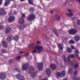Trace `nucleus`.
<instances>
[{"mask_svg": "<svg viewBox=\"0 0 80 80\" xmlns=\"http://www.w3.org/2000/svg\"><path fill=\"white\" fill-rule=\"evenodd\" d=\"M43 49L42 46H37L35 47L34 50L32 51V53H41Z\"/></svg>", "mask_w": 80, "mask_h": 80, "instance_id": "1", "label": "nucleus"}, {"mask_svg": "<svg viewBox=\"0 0 80 80\" xmlns=\"http://www.w3.org/2000/svg\"><path fill=\"white\" fill-rule=\"evenodd\" d=\"M37 73V72H34V68H33V66H31L30 67V74L31 77H32V78H34V77L36 76Z\"/></svg>", "mask_w": 80, "mask_h": 80, "instance_id": "2", "label": "nucleus"}, {"mask_svg": "<svg viewBox=\"0 0 80 80\" xmlns=\"http://www.w3.org/2000/svg\"><path fill=\"white\" fill-rule=\"evenodd\" d=\"M25 17V13H22L21 14V18L18 21L20 24H22L24 23V18Z\"/></svg>", "mask_w": 80, "mask_h": 80, "instance_id": "3", "label": "nucleus"}, {"mask_svg": "<svg viewBox=\"0 0 80 80\" xmlns=\"http://www.w3.org/2000/svg\"><path fill=\"white\" fill-rule=\"evenodd\" d=\"M71 57V58H74V57L73 56V55H71L69 57H68V63L69 65H71V66L73 67V63L70 60V58Z\"/></svg>", "mask_w": 80, "mask_h": 80, "instance_id": "4", "label": "nucleus"}, {"mask_svg": "<svg viewBox=\"0 0 80 80\" xmlns=\"http://www.w3.org/2000/svg\"><path fill=\"white\" fill-rule=\"evenodd\" d=\"M29 68V64L27 63L24 64L22 66V70H27Z\"/></svg>", "mask_w": 80, "mask_h": 80, "instance_id": "5", "label": "nucleus"}, {"mask_svg": "<svg viewBox=\"0 0 80 80\" xmlns=\"http://www.w3.org/2000/svg\"><path fill=\"white\" fill-rule=\"evenodd\" d=\"M16 77L19 80H25V78L23 76L20 75V74H18L16 75Z\"/></svg>", "mask_w": 80, "mask_h": 80, "instance_id": "6", "label": "nucleus"}, {"mask_svg": "<svg viewBox=\"0 0 80 80\" xmlns=\"http://www.w3.org/2000/svg\"><path fill=\"white\" fill-rule=\"evenodd\" d=\"M7 14V12H5L4 8H0V15L3 16V15H5Z\"/></svg>", "mask_w": 80, "mask_h": 80, "instance_id": "7", "label": "nucleus"}, {"mask_svg": "<svg viewBox=\"0 0 80 80\" xmlns=\"http://www.w3.org/2000/svg\"><path fill=\"white\" fill-rule=\"evenodd\" d=\"M62 76H65V71H63L62 72H58L57 73V77H62Z\"/></svg>", "mask_w": 80, "mask_h": 80, "instance_id": "8", "label": "nucleus"}, {"mask_svg": "<svg viewBox=\"0 0 80 80\" xmlns=\"http://www.w3.org/2000/svg\"><path fill=\"white\" fill-rule=\"evenodd\" d=\"M43 63L40 62L38 63V67L39 70H43Z\"/></svg>", "mask_w": 80, "mask_h": 80, "instance_id": "9", "label": "nucleus"}, {"mask_svg": "<svg viewBox=\"0 0 80 80\" xmlns=\"http://www.w3.org/2000/svg\"><path fill=\"white\" fill-rule=\"evenodd\" d=\"M69 33H70L71 34H75V33H77V30L75 29H72L69 31Z\"/></svg>", "mask_w": 80, "mask_h": 80, "instance_id": "10", "label": "nucleus"}, {"mask_svg": "<svg viewBox=\"0 0 80 80\" xmlns=\"http://www.w3.org/2000/svg\"><path fill=\"white\" fill-rule=\"evenodd\" d=\"M15 20V17L13 16H10L8 19V22H12Z\"/></svg>", "mask_w": 80, "mask_h": 80, "instance_id": "11", "label": "nucleus"}, {"mask_svg": "<svg viewBox=\"0 0 80 80\" xmlns=\"http://www.w3.org/2000/svg\"><path fill=\"white\" fill-rule=\"evenodd\" d=\"M0 76L1 77V78L2 79V80H4V79H5V78H6L5 74V73L3 72L0 73Z\"/></svg>", "mask_w": 80, "mask_h": 80, "instance_id": "12", "label": "nucleus"}, {"mask_svg": "<svg viewBox=\"0 0 80 80\" xmlns=\"http://www.w3.org/2000/svg\"><path fill=\"white\" fill-rule=\"evenodd\" d=\"M68 12H70V13L67 14V15H68V16L70 17H72V16H73V12L72 11L68 9Z\"/></svg>", "mask_w": 80, "mask_h": 80, "instance_id": "13", "label": "nucleus"}, {"mask_svg": "<svg viewBox=\"0 0 80 80\" xmlns=\"http://www.w3.org/2000/svg\"><path fill=\"white\" fill-rule=\"evenodd\" d=\"M2 45L5 48H7L8 47V43L6 41H4L2 42Z\"/></svg>", "mask_w": 80, "mask_h": 80, "instance_id": "14", "label": "nucleus"}, {"mask_svg": "<svg viewBox=\"0 0 80 80\" xmlns=\"http://www.w3.org/2000/svg\"><path fill=\"white\" fill-rule=\"evenodd\" d=\"M46 73L47 75H48V77H50V75L51 74V71H50V69L48 68L46 70Z\"/></svg>", "mask_w": 80, "mask_h": 80, "instance_id": "15", "label": "nucleus"}, {"mask_svg": "<svg viewBox=\"0 0 80 80\" xmlns=\"http://www.w3.org/2000/svg\"><path fill=\"white\" fill-rule=\"evenodd\" d=\"M78 53H79V52H78V51L77 50H76L75 51V55L76 56V57L77 58H78V59L80 60V58L78 57Z\"/></svg>", "mask_w": 80, "mask_h": 80, "instance_id": "16", "label": "nucleus"}, {"mask_svg": "<svg viewBox=\"0 0 80 80\" xmlns=\"http://www.w3.org/2000/svg\"><path fill=\"white\" fill-rule=\"evenodd\" d=\"M12 35H10L8 36L7 38V41L8 42H11L12 39Z\"/></svg>", "mask_w": 80, "mask_h": 80, "instance_id": "17", "label": "nucleus"}, {"mask_svg": "<svg viewBox=\"0 0 80 80\" xmlns=\"http://www.w3.org/2000/svg\"><path fill=\"white\" fill-rule=\"evenodd\" d=\"M51 68L53 70L56 69V65L54 64H52L51 65Z\"/></svg>", "mask_w": 80, "mask_h": 80, "instance_id": "18", "label": "nucleus"}, {"mask_svg": "<svg viewBox=\"0 0 80 80\" xmlns=\"http://www.w3.org/2000/svg\"><path fill=\"white\" fill-rule=\"evenodd\" d=\"M35 18V15L32 14L30 15V21L33 20Z\"/></svg>", "mask_w": 80, "mask_h": 80, "instance_id": "19", "label": "nucleus"}, {"mask_svg": "<svg viewBox=\"0 0 80 80\" xmlns=\"http://www.w3.org/2000/svg\"><path fill=\"white\" fill-rule=\"evenodd\" d=\"M27 25H24L23 26H19L18 28L19 30H22V29H23L24 28L27 27Z\"/></svg>", "mask_w": 80, "mask_h": 80, "instance_id": "20", "label": "nucleus"}, {"mask_svg": "<svg viewBox=\"0 0 80 80\" xmlns=\"http://www.w3.org/2000/svg\"><path fill=\"white\" fill-rule=\"evenodd\" d=\"M10 30H11V28H6L5 31L6 33V34H7V33H8L10 32Z\"/></svg>", "mask_w": 80, "mask_h": 80, "instance_id": "21", "label": "nucleus"}, {"mask_svg": "<svg viewBox=\"0 0 80 80\" xmlns=\"http://www.w3.org/2000/svg\"><path fill=\"white\" fill-rule=\"evenodd\" d=\"M58 47H59V48L61 50V51L63 50V45L62 44H59L58 45Z\"/></svg>", "mask_w": 80, "mask_h": 80, "instance_id": "22", "label": "nucleus"}, {"mask_svg": "<svg viewBox=\"0 0 80 80\" xmlns=\"http://www.w3.org/2000/svg\"><path fill=\"white\" fill-rule=\"evenodd\" d=\"M74 38L76 42H78V41L80 40V37L78 36H77Z\"/></svg>", "mask_w": 80, "mask_h": 80, "instance_id": "23", "label": "nucleus"}, {"mask_svg": "<svg viewBox=\"0 0 80 80\" xmlns=\"http://www.w3.org/2000/svg\"><path fill=\"white\" fill-rule=\"evenodd\" d=\"M18 36L17 35L13 38V40H14L15 41H17L18 40Z\"/></svg>", "mask_w": 80, "mask_h": 80, "instance_id": "24", "label": "nucleus"}, {"mask_svg": "<svg viewBox=\"0 0 80 80\" xmlns=\"http://www.w3.org/2000/svg\"><path fill=\"white\" fill-rule=\"evenodd\" d=\"M9 3H10L9 0H6L4 4L5 6H7L9 4Z\"/></svg>", "mask_w": 80, "mask_h": 80, "instance_id": "25", "label": "nucleus"}, {"mask_svg": "<svg viewBox=\"0 0 80 80\" xmlns=\"http://www.w3.org/2000/svg\"><path fill=\"white\" fill-rule=\"evenodd\" d=\"M67 51L68 53H72V49L70 48H68L67 49Z\"/></svg>", "mask_w": 80, "mask_h": 80, "instance_id": "26", "label": "nucleus"}, {"mask_svg": "<svg viewBox=\"0 0 80 80\" xmlns=\"http://www.w3.org/2000/svg\"><path fill=\"white\" fill-rule=\"evenodd\" d=\"M62 58L63 59V60L65 62V63H67V61H66V57H65V55H63L62 56Z\"/></svg>", "mask_w": 80, "mask_h": 80, "instance_id": "27", "label": "nucleus"}, {"mask_svg": "<svg viewBox=\"0 0 80 80\" xmlns=\"http://www.w3.org/2000/svg\"><path fill=\"white\" fill-rule=\"evenodd\" d=\"M53 32H54L56 36H58V33H57V31H56V29H53Z\"/></svg>", "mask_w": 80, "mask_h": 80, "instance_id": "28", "label": "nucleus"}, {"mask_svg": "<svg viewBox=\"0 0 80 80\" xmlns=\"http://www.w3.org/2000/svg\"><path fill=\"white\" fill-rule=\"evenodd\" d=\"M56 19L58 20L59 21L60 20V16L58 15L56 16Z\"/></svg>", "mask_w": 80, "mask_h": 80, "instance_id": "29", "label": "nucleus"}, {"mask_svg": "<svg viewBox=\"0 0 80 80\" xmlns=\"http://www.w3.org/2000/svg\"><path fill=\"white\" fill-rule=\"evenodd\" d=\"M13 62V60L12 59L9 60V64H12Z\"/></svg>", "mask_w": 80, "mask_h": 80, "instance_id": "30", "label": "nucleus"}, {"mask_svg": "<svg viewBox=\"0 0 80 80\" xmlns=\"http://www.w3.org/2000/svg\"><path fill=\"white\" fill-rule=\"evenodd\" d=\"M2 52L3 53H7V51L5 49H2Z\"/></svg>", "mask_w": 80, "mask_h": 80, "instance_id": "31", "label": "nucleus"}, {"mask_svg": "<svg viewBox=\"0 0 80 80\" xmlns=\"http://www.w3.org/2000/svg\"><path fill=\"white\" fill-rule=\"evenodd\" d=\"M78 63L75 64L74 65V68H78Z\"/></svg>", "mask_w": 80, "mask_h": 80, "instance_id": "32", "label": "nucleus"}, {"mask_svg": "<svg viewBox=\"0 0 80 80\" xmlns=\"http://www.w3.org/2000/svg\"><path fill=\"white\" fill-rule=\"evenodd\" d=\"M35 10V9L33 7H31L30 8V11L34 12Z\"/></svg>", "mask_w": 80, "mask_h": 80, "instance_id": "33", "label": "nucleus"}, {"mask_svg": "<svg viewBox=\"0 0 80 80\" xmlns=\"http://www.w3.org/2000/svg\"><path fill=\"white\" fill-rule=\"evenodd\" d=\"M14 70L16 71H17V72H20V69H19L18 68H15L14 69Z\"/></svg>", "mask_w": 80, "mask_h": 80, "instance_id": "34", "label": "nucleus"}, {"mask_svg": "<svg viewBox=\"0 0 80 80\" xmlns=\"http://www.w3.org/2000/svg\"><path fill=\"white\" fill-rule=\"evenodd\" d=\"M78 73V71L77 70H76L74 72V76H76V75H77V73Z\"/></svg>", "mask_w": 80, "mask_h": 80, "instance_id": "35", "label": "nucleus"}, {"mask_svg": "<svg viewBox=\"0 0 80 80\" xmlns=\"http://www.w3.org/2000/svg\"><path fill=\"white\" fill-rule=\"evenodd\" d=\"M77 24L78 25H80V20H78V21L77 22Z\"/></svg>", "mask_w": 80, "mask_h": 80, "instance_id": "36", "label": "nucleus"}, {"mask_svg": "<svg viewBox=\"0 0 80 80\" xmlns=\"http://www.w3.org/2000/svg\"><path fill=\"white\" fill-rule=\"evenodd\" d=\"M27 19L28 21H30V15H29V17L27 18Z\"/></svg>", "mask_w": 80, "mask_h": 80, "instance_id": "37", "label": "nucleus"}, {"mask_svg": "<svg viewBox=\"0 0 80 80\" xmlns=\"http://www.w3.org/2000/svg\"><path fill=\"white\" fill-rule=\"evenodd\" d=\"M72 70L71 69H69L68 73H72Z\"/></svg>", "mask_w": 80, "mask_h": 80, "instance_id": "38", "label": "nucleus"}, {"mask_svg": "<svg viewBox=\"0 0 80 80\" xmlns=\"http://www.w3.org/2000/svg\"><path fill=\"white\" fill-rule=\"evenodd\" d=\"M69 43H74L73 41L72 40L69 41Z\"/></svg>", "mask_w": 80, "mask_h": 80, "instance_id": "39", "label": "nucleus"}, {"mask_svg": "<svg viewBox=\"0 0 80 80\" xmlns=\"http://www.w3.org/2000/svg\"><path fill=\"white\" fill-rule=\"evenodd\" d=\"M13 14H14V15H17V12L16 11H14Z\"/></svg>", "mask_w": 80, "mask_h": 80, "instance_id": "40", "label": "nucleus"}, {"mask_svg": "<svg viewBox=\"0 0 80 80\" xmlns=\"http://www.w3.org/2000/svg\"><path fill=\"white\" fill-rule=\"evenodd\" d=\"M29 55V53H27L25 54V57H28Z\"/></svg>", "mask_w": 80, "mask_h": 80, "instance_id": "41", "label": "nucleus"}, {"mask_svg": "<svg viewBox=\"0 0 80 80\" xmlns=\"http://www.w3.org/2000/svg\"><path fill=\"white\" fill-rule=\"evenodd\" d=\"M40 44V41H37L36 42L37 45H39V44Z\"/></svg>", "mask_w": 80, "mask_h": 80, "instance_id": "42", "label": "nucleus"}, {"mask_svg": "<svg viewBox=\"0 0 80 80\" xmlns=\"http://www.w3.org/2000/svg\"><path fill=\"white\" fill-rule=\"evenodd\" d=\"M30 4L32 5H33V3L32 1V0H30Z\"/></svg>", "mask_w": 80, "mask_h": 80, "instance_id": "43", "label": "nucleus"}, {"mask_svg": "<svg viewBox=\"0 0 80 80\" xmlns=\"http://www.w3.org/2000/svg\"><path fill=\"white\" fill-rule=\"evenodd\" d=\"M2 0H0V5H2Z\"/></svg>", "mask_w": 80, "mask_h": 80, "instance_id": "44", "label": "nucleus"}, {"mask_svg": "<svg viewBox=\"0 0 80 80\" xmlns=\"http://www.w3.org/2000/svg\"><path fill=\"white\" fill-rule=\"evenodd\" d=\"M20 58V57L19 56H18L16 58V59H19V58Z\"/></svg>", "mask_w": 80, "mask_h": 80, "instance_id": "45", "label": "nucleus"}, {"mask_svg": "<svg viewBox=\"0 0 80 80\" xmlns=\"http://www.w3.org/2000/svg\"><path fill=\"white\" fill-rule=\"evenodd\" d=\"M12 11H11L9 12V14H8L9 15H11L12 14Z\"/></svg>", "mask_w": 80, "mask_h": 80, "instance_id": "46", "label": "nucleus"}, {"mask_svg": "<svg viewBox=\"0 0 80 80\" xmlns=\"http://www.w3.org/2000/svg\"><path fill=\"white\" fill-rule=\"evenodd\" d=\"M71 48L72 49H75V47L73 46H71Z\"/></svg>", "mask_w": 80, "mask_h": 80, "instance_id": "47", "label": "nucleus"}, {"mask_svg": "<svg viewBox=\"0 0 80 80\" xmlns=\"http://www.w3.org/2000/svg\"><path fill=\"white\" fill-rule=\"evenodd\" d=\"M50 12L51 13H53V11H50Z\"/></svg>", "mask_w": 80, "mask_h": 80, "instance_id": "48", "label": "nucleus"}, {"mask_svg": "<svg viewBox=\"0 0 80 80\" xmlns=\"http://www.w3.org/2000/svg\"><path fill=\"white\" fill-rule=\"evenodd\" d=\"M3 27V26H0V28H2Z\"/></svg>", "mask_w": 80, "mask_h": 80, "instance_id": "49", "label": "nucleus"}, {"mask_svg": "<svg viewBox=\"0 0 80 80\" xmlns=\"http://www.w3.org/2000/svg\"><path fill=\"white\" fill-rule=\"evenodd\" d=\"M20 1L21 2H24V1H25V0H20Z\"/></svg>", "mask_w": 80, "mask_h": 80, "instance_id": "50", "label": "nucleus"}, {"mask_svg": "<svg viewBox=\"0 0 80 80\" xmlns=\"http://www.w3.org/2000/svg\"><path fill=\"white\" fill-rule=\"evenodd\" d=\"M76 17H74L72 18V20H73V19H75V18H76Z\"/></svg>", "mask_w": 80, "mask_h": 80, "instance_id": "51", "label": "nucleus"}, {"mask_svg": "<svg viewBox=\"0 0 80 80\" xmlns=\"http://www.w3.org/2000/svg\"><path fill=\"white\" fill-rule=\"evenodd\" d=\"M29 2V3L30 4V0H28Z\"/></svg>", "mask_w": 80, "mask_h": 80, "instance_id": "52", "label": "nucleus"}, {"mask_svg": "<svg viewBox=\"0 0 80 80\" xmlns=\"http://www.w3.org/2000/svg\"><path fill=\"white\" fill-rule=\"evenodd\" d=\"M64 40H67V38H64Z\"/></svg>", "mask_w": 80, "mask_h": 80, "instance_id": "53", "label": "nucleus"}, {"mask_svg": "<svg viewBox=\"0 0 80 80\" xmlns=\"http://www.w3.org/2000/svg\"><path fill=\"white\" fill-rule=\"evenodd\" d=\"M68 80V79L67 78H66L64 79H63V80Z\"/></svg>", "mask_w": 80, "mask_h": 80, "instance_id": "54", "label": "nucleus"}, {"mask_svg": "<svg viewBox=\"0 0 80 80\" xmlns=\"http://www.w3.org/2000/svg\"><path fill=\"white\" fill-rule=\"evenodd\" d=\"M23 53V52H19V53Z\"/></svg>", "mask_w": 80, "mask_h": 80, "instance_id": "55", "label": "nucleus"}, {"mask_svg": "<svg viewBox=\"0 0 80 80\" xmlns=\"http://www.w3.org/2000/svg\"><path fill=\"white\" fill-rule=\"evenodd\" d=\"M28 73H29V74H30V71H29V72H28Z\"/></svg>", "mask_w": 80, "mask_h": 80, "instance_id": "56", "label": "nucleus"}, {"mask_svg": "<svg viewBox=\"0 0 80 80\" xmlns=\"http://www.w3.org/2000/svg\"><path fill=\"white\" fill-rule=\"evenodd\" d=\"M28 47H30V44H29L28 46Z\"/></svg>", "mask_w": 80, "mask_h": 80, "instance_id": "57", "label": "nucleus"}, {"mask_svg": "<svg viewBox=\"0 0 80 80\" xmlns=\"http://www.w3.org/2000/svg\"><path fill=\"white\" fill-rule=\"evenodd\" d=\"M42 78V76H40L39 77V78Z\"/></svg>", "mask_w": 80, "mask_h": 80, "instance_id": "58", "label": "nucleus"}, {"mask_svg": "<svg viewBox=\"0 0 80 80\" xmlns=\"http://www.w3.org/2000/svg\"><path fill=\"white\" fill-rule=\"evenodd\" d=\"M73 23H74V24H75V22H73Z\"/></svg>", "mask_w": 80, "mask_h": 80, "instance_id": "59", "label": "nucleus"}, {"mask_svg": "<svg viewBox=\"0 0 80 80\" xmlns=\"http://www.w3.org/2000/svg\"><path fill=\"white\" fill-rule=\"evenodd\" d=\"M30 46H31H31H32V44H30Z\"/></svg>", "mask_w": 80, "mask_h": 80, "instance_id": "60", "label": "nucleus"}, {"mask_svg": "<svg viewBox=\"0 0 80 80\" xmlns=\"http://www.w3.org/2000/svg\"><path fill=\"white\" fill-rule=\"evenodd\" d=\"M40 1H41V3H42V0H40Z\"/></svg>", "mask_w": 80, "mask_h": 80, "instance_id": "61", "label": "nucleus"}, {"mask_svg": "<svg viewBox=\"0 0 80 80\" xmlns=\"http://www.w3.org/2000/svg\"><path fill=\"white\" fill-rule=\"evenodd\" d=\"M10 0L11 1H13V0Z\"/></svg>", "mask_w": 80, "mask_h": 80, "instance_id": "62", "label": "nucleus"}]
</instances>
